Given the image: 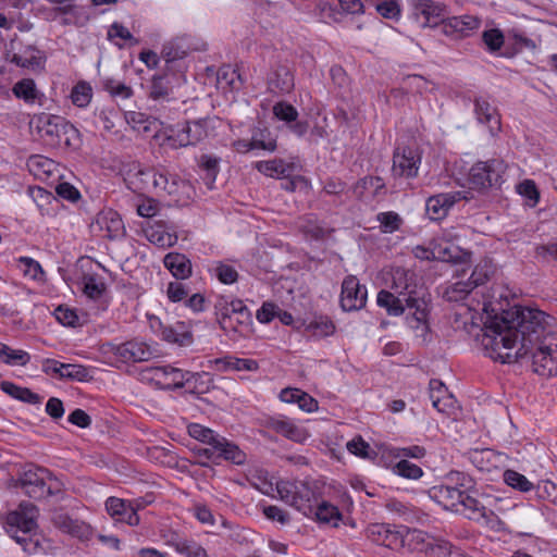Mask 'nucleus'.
Instances as JSON below:
<instances>
[{
    "label": "nucleus",
    "mask_w": 557,
    "mask_h": 557,
    "mask_svg": "<svg viewBox=\"0 0 557 557\" xmlns=\"http://www.w3.org/2000/svg\"><path fill=\"white\" fill-rule=\"evenodd\" d=\"M554 319L544 311L515 307L484 323L482 346L486 355L502 363L529 357L535 373L557 374V333Z\"/></svg>",
    "instance_id": "obj_1"
},
{
    "label": "nucleus",
    "mask_w": 557,
    "mask_h": 557,
    "mask_svg": "<svg viewBox=\"0 0 557 557\" xmlns=\"http://www.w3.org/2000/svg\"><path fill=\"white\" fill-rule=\"evenodd\" d=\"M128 182L135 191L151 193L158 197H169L176 203H186L194 195V188L189 182L175 173H170L164 166L141 168L137 166Z\"/></svg>",
    "instance_id": "obj_2"
},
{
    "label": "nucleus",
    "mask_w": 557,
    "mask_h": 557,
    "mask_svg": "<svg viewBox=\"0 0 557 557\" xmlns=\"http://www.w3.org/2000/svg\"><path fill=\"white\" fill-rule=\"evenodd\" d=\"M388 286L392 292H379L376 302L381 308H385L389 315H400L406 306H421L424 300L423 286L412 270L393 268Z\"/></svg>",
    "instance_id": "obj_3"
},
{
    "label": "nucleus",
    "mask_w": 557,
    "mask_h": 557,
    "mask_svg": "<svg viewBox=\"0 0 557 557\" xmlns=\"http://www.w3.org/2000/svg\"><path fill=\"white\" fill-rule=\"evenodd\" d=\"M30 127L53 148H77L81 144L78 129L64 117L40 113L30 120Z\"/></svg>",
    "instance_id": "obj_4"
},
{
    "label": "nucleus",
    "mask_w": 557,
    "mask_h": 557,
    "mask_svg": "<svg viewBox=\"0 0 557 557\" xmlns=\"http://www.w3.org/2000/svg\"><path fill=\"white\" fill-rule=\"evenodd\" d=\"M37 509L32 503H23L20 509L12 511L7 517V533L27 554H36L40 549L36 534Z\"/></svg>",
    "instance_id": "obj_5"
},
{
    "label": "nucleus",
    "mask_w": 557,
    "mask_h": 557,
    "mask_svg": "<svg viewBox=\"0 0 557 557\" xmlns=\"http://www.w3.org/2000/svg\"><path fill=\"white\" fill-rule=\"evenodd\" d=\"M18 486L30 498L44 499L59 494L63 484L48 469L30 466L21 473Z\"/></svg>",
    "instance_id": "obj_6"
},
{
    "label": "nucleus",
    "mask_w": 557,
    "mask_h": 557,
    "mask_svg": "<svg viewBox=\"0 0 557 557\" xmlns=\"http://www.w3.org/2000/svg\"><path fill=\"white\" fill-rule=\"evenodd\" d=\"M280 499L305 517H312V508L319 502V496L308 482L281 480L275 484Z\"/></svg>",
    "instance_id": "obj_7"
},
{
    "label": "nucleus",
    "mask_w": 557,
    "mask_h": 557,
    "mask_svg": "<svg viewBox=\"0 0 557 557\" xmlns=\"http://www.w3.org/2000/svg\"><path fill=\"white\" fill-rule=\"evenodd\" d=\"M187 431L189 436L198 442L220 449L222 455H224L225 461L237 466H242L246 462L247 456L245 451L242 450L237 444L228 441L213 430L199 423H190L187 426Z\"/></svg>",
    "instance_id": "obj_8"
},
{
    "label": "nucleus",
    "mask_w": 557,
    "mask_h": 557,
    "mask_svg": "<svg viewBox=\"0 0 557 557\" xmlns=\"http://www.w3.org/2000/svg\"><path fill=\"white\" fill-rule=\"evenodd\" d=\"M145 375L157 386L163 389H177L186 385V383L195 384L199 379L208 377L206 372L183 371L172 366L149 367L145 370Z\"/></svg>",
    "instance_id": "obj_9"
},
{
    "label": "nucleus",
    "mask_w": 557,
    "mask_h": 557,
    "mask_svg": "<svg viewBox=\"0 0 557 557\" xmlns=\"http://www.w3.org/2000/svg\"><path fill=\"white\" fill-rule=\"evenodd\" d=\"M506 163L500 159L479 161L472 165L469 174L470 183L478 189L499 186L505 181Z\"/></svg>",
    "instance_id": "obj_10"
},
{
    "label": "nucleus",
    "mask_w": 557,
    "mask_h": 557,
    "mask_svg": "<svg viewBox=\"0 0 557 557\" xmlns=\"http://www.w3.org/2000/svg\"><path fill=\"white\" fill-rule=\"evenodd\" d=\"M110 351L117 360L129 362H146L160 356L158 344L132 339L119 345H110Z\"/></svg>",
    "instance_id": "obj_11"
},
{
    "label": "nucleus",
    "mask_w": 557,
    "mask_h": 557,
    "mask_svg": "<svg viewBox=\"0 0 557 557\" xmlns=\"http://www.w3.org/2000/svg\"><path fill=\"white\" fill-rule=\"evenodd\" d=\"M186 83L184 69L180 66L175 72L164 69L162 73L151 77L148 97L153 101H170L173 99L174 88Z\"/></svg>",
    "instance_id": "obj_12"
},
{
    "label": "nucleus",
    "mask_w": 557,
    "mask_h": 557,
    "mask_svg": "<svg viewBox=\"0 0 557 557\" xmlns=\"http://www.w3.org/2000/svg\"><path fill=\"white\" fill-rule=\"evenodd\" d=\"M446 5L434 0H413L411 17L419 28L436 27L446 22Z\"/></svg>",
    "instance_id": "obj_13"
},
{
    "label": "nucleus",
    "mask_w": 557,
    "mask_h": 557,
    "mask_svg": "<svg viewBox=\"0 0 557 557\" xmlns=\"http://www.w3.org/2000/svg\"><path fill=\"white\" fill-rule=\"evenodd\" d=\"M421 153L413 147H397L393 154L392 172L394 176L412 178L418 175Z\"/></svg>",
    "instance_id": "obj_14"
},
{
    "label": "nucleus",
    "mask_w": 557,
    "mask_h": 557,
    "mask_svg": "<svg viewBox=\"0 0 557 557\" xmlns=\"http://www.w3.org/2000/svg\"><path fill=\"white\" fill-rule=\"evenodd\" d=\"M367 288L354 275L345 277L342 284L341 307L344 311H355L364 307Z\"/></svg>",
    "instance_id": "obj_15"
},
{
    "label": "nucleus",
    "mask_w": 557,
    "mask_h": 557,
    "mask_svg": "<svg viewBox=\"0 0 557 557\" xmlns=\"http://www.w3.org/2000/svg\"><path fill=\"white\" fill-rule=\"evenodd\" d=\"M94 232H99L102 237L119 239L125 235V226L121 215L112 210L100 211L91 224Z\"/></svg>",
    "instance_id": "obj_16"
},
{
    "label": "nucleus",
    "mask_w": 557,
    "mask_h": 557,
    "mask_svg": "<svg viewBox=\"0 0 557 557\" xmlns=\"http://www.w3.org/2000/svg\"><path fill=\"white\" fill-rule=\"evenodd\" d=\"M206 122L202 120L185 122L178 125L177 129L169 139L173 147H187L196 145L207 137Z\"/></svg>",
    "instance_id": "obj_17"
},
{
    "label": "nucleus",
    "mask_w": 557,
    "mask_h": 557,
    "mask_svg": "<svg viewBox=\"0 0 557 557\" xmlns=\"http://www.w3.org/2000/svg\"><path fill=\"white\" fill-rule=\"evenodd\" d=\"M364 536L374 544L397 548L403 544V534L396 527L387 523H371L363 531Z\"/></svg>",
    "instance_id": "obj_18"
},
{
    "label": "nucleus",
    "mask_w": 557,
    "mask_h": 557,
    "mask_svg": "<svg viewBox=\"0 0 557 557\" xmlns=\"http://www.w3.org/2000/svg\"><path fill=\"white\" fill-rule=\"evenodd\" d=\"M265 426L296 443H305L309 437V433L304 428L296 424L293 419L283 414L269 417Z\"/></svg>",
    "instance_id": "obj_19"
},
{
    "label": "nucleus",
    "mask_w": 557,
    "mask_h": 557,
    "mask_svg": "<svg viewBox=\"0 0 557 557\" xmlns=\"http://www.w3.org/2000/svg\"><path fill=\"white\" fill-rule=\"evenodd\" d=\"M216 320L221 329H230L231 317L240 314L245 323L248 321V307L240 299L220 297L214 305Z\"/></svg>",
    "instance_id": "obj_20"
},
{
    "label": "nucleus",
    "mask_w": 557,
    "mask_h": 557,
    "mask_svg": "<svg viewBox=\"0 0 557 557\" xmlns=\"http://www.w3.org/2000/svg\"><path fill=\"white\" fill-rule=\"evenodd\" d=\"M164 543L183 557H208L207 550L195 540L186 537L176 531L163 534Z\"/></svg>",
    "instance_id": "obj_21"
},
{
    "label": "nucleus",
    "mask_w": 557,
    "mask_h": 557,
    "mask_svg": "<svg viewBox=\"0 0 557 557\" xmlns=\"http://www.w3.org/2000/svg\"><path fill=\"white\" fill-rule=\"evenodd\" d=\"M465 198L462 191H448L431 196L426 200V213L431 220H442L448 214L455 203Z\"/></svg>",
    "instance_id": "obj_22"
},
{
    "label": "nucleus",
    "mask_w": 557,
    "mask_h": 557,
    "mask_svg": "<svg viewBox=\"0 0 557 557\" xmlns=\"http://www.w3.org/2000/svg\"><path fill=\"white\" fill-rule=\"evenodd\" d=\"M474 115L480 124L486 125L492 136L500 131V117L495 107L484 97H475L473 100Z\"/></svg>",
    "instance_id": "obj_23"
},
{
    "label": "nucleus",
    "mask_w": 557,
    "mask_h": 557,
    "mask_svg": "<svg viewBox=\"0 0 557 557\" xmlns=\"http://www.w3.org/2000/svg\"><path fill=\"white\" fill-rule=\"evenodd\" d=\"M428 493L431 499L445 509L456 512L461 511L460 504H462L463 494L447 483L432 486Z\"/></svg>",
    "instance_id": "obj_24"
},
{
    "label": "nucleus",
    "mask_w": 557,
    "mask_h": 557,
    "mask_svg": "<svg viewBox=\"0 0 557 557\" xmlns=\"http://www.w3.org/2000/svg\"><path fill=\"white\" fill-rule=\"evenodd\" d=\"M160 336L163 341L178 346H189L194 341L191 327L183 321L171 325L161 324Z\"/></svg>",
    "instance_id": "obj_25"
},
{
    "label": "nucleus",
    "mask_w": 557,
    "mask_h": 557,
    "mask_svg": "<svg viewBox=\"0 0 557 557\" xmlns=\"http://www.w3.org/2000/svg\"><path fill=\"white\" fill-rule=\"evenodd\" d=\"M481 21L473 15H460L446 18L443 32L446 35H457L459 37H468L471 33L480 27Z\"/></svg>",
    "instance_id": "obj_26"
},
{
    "label": "nucleus",
    "mask_w": 557,
    "mask_h": 557,
    "mask_svg": "<svg viewBox=\"0 0 557 557\" xmlns=\"http://www.w3.org/2000/svg\"><path fill=\"white\" fill-rule=\"evenodd\" d=\"M188 46L184 39H175L163 46L161 57L165 61L164 69L175 72L180 66L185 70L182 60L187 55Z\"/></svg>",
    "instance_id": "obj_27"
},
{
    "label": "nucleus",
    "mask_w": 557,
    "mask_h": 557,
    "mask_svg": "<svg viewBox=\"0 0 557 557\" xmlns=\"http://www.w3.org/2000/svg\"><path fill=\"white\" fill-rule=\"evenodd\" d=\"M430 399L433 407L443 413H449L455 409L456 400L453 395L447 391V387L438 380H431L430 384Z\"/></svg>",
    "instance_id": "obj_28"
},
{
    "label": "nucleus",
    "mask_w": 557,
    "mask_h": 557,
    "mask_svg": "<svg viewBox=\"0 0 557 557\" xmlns=\"http://www.w3.org/2000/svg\"><path fill=\"white\" fill-rule=\"evenodd\" d=\"M163 264L176 280H186L191 275V262L183 253L169 252Z\"/></svg>",
    "instance_id": "obj_29"
},
{
    "label": "nucleus",
    "mask_w": 557,
    "mask_h": 557,
    "mask_svg": "<svg viewBox=\"0 0 557 557\" xmlns=\"http://www.w3.org/2000/svg\"><path fill=\"white\" fill-rule=\"evenodd\" d=\"M10 61L17 66L26 69H35L41 65V52L34 46H24L14 51Z\"/></svg>",
    "instance_id": "obj_30"
},
{
    "label": "nucleus",
    "mask_w": 557,
    "mask_h": 557,
    "mask_svg": "<svg viewBox=\"0 0 557 557\" xmlns=\"http://www.w3.org/2000/svg\"><path fill=\"white\" fill-rule=\"evenodd\" d=\"M312 509L313 512L311 518L315 519L320 523L337 527L338 522L342 520V512L339 509L326 500L319 499L318 504L313 506Z\"/></svg>",
    "instance_id": "obj_31"
},
{
    "label": "nucleus",
    "mask_w": 557,
    "mask_h": 557,
    "mask_svg": "<svg viewBox=\"0 0 557 557\" xmlns=\"http://www.w3.org/2000/svg\"><path fill=\"white\" fill-rule=\"evenodd\" d=\"M255 168L263 175L270 177H287L293 172V165L282 159L258 161Z\"/></svg>",
    "instance_id": "obj_32"
},
{
    "label": "nucleus",
    "mask_w": 557,
    "mask_h": 557,
    "mask_svg": "<svg viewBox=\"0 0 557 557\" xmlns=\"http://www.w3.org/2000/svg\"><path fill=\"white\" fill-rule=\"evenodd\" d=\"M426 302L422 300L421 306H406V308L414 309L412 315L407 317V324L409 327L416 331L417 336L421 337L423 341H426L429 334V325L426 323L428 312L425 310Z\"/></svg>",
    "instance_id": "obj_33"
},
{
    "label": "nucleus",
    "mask_w": 557,
    "mask_h": 557,
    "mask_svg": "<svg viewBox=\"0 0 557 557\" xmlns=\"http://www.w3.org/2000/svg\"><path fill=\"white\" fill-rule=\"evenodd\" d=\"M305 330L311 336L323 338L333 335L336 326L327 315H315L305 323Z\"/></svg>",
    "instance_id": "obj_34"
},
{
    "label": "nucleus",
    "mask_w": 557,
    "mask_h": 557,
    "mask_svg": "<svg viewBox=\"0 0 557 557\" xmlns=\"http://www.w3.org/2000/svg\"><path fill=\"white\" fill-rule=\"evenodd\" d=\"M294 85V75L286 66H278L269 78L270 88L282 94L289 92Z\"/></svg>",
    "instance_id": "obj_35"
},
{
    "label": "nucleus",
    "mask_w": 557,
    "mask_h": 557,
    "mask_svg": "<svg viewBox=\"0 0 557 557\" xmlns=\"http://www.w3.org/2000/svg\"><path fill=\"white\" fill-rule=\"evenodd\" d=\"M384 188L385 183L380 176H364L356 183L354 193L359 198H366L367 193H371L372 197H376L381 195Z\"/></svg>",
    "instance_id": "obj_36"
},
{
    "label": "nucleus",
    "mask_w": 557,
    "mask_h": 557,
    "mask_svg": "<svg viewBox=\"0 0 557 557\" xmlns=\"http://www.w3.org/2000/svg\"><path fill=\"white\" fill-rule=\"evenodd\" d=\"M1 389H2V392L8 394L9 396L13 397L14 399H17V400H21V401H24L27 404L37 405V404H40V401H41V397L38 394L34 393L33 391H30L27 387L18 386L9 381H3L1 383Z\"/></svg>",
    "instance_id": "obj_37"
},
{
    "label": "nucleus",
    "mask_w": 557,
    "mask_h": 557,
    "mask_svg": "<svg viewBox=\"0 0 557 557\" xmlns=\"http://www.w3.org/2000/svg\"><path fill=\"white\" fill-rule=\"evenodd\" d=\"M475 493H466L460 504L461 513L469 519L480 520L486 517V507L475 497Z\"/></svg>",
    "instance_id": "obj_38"
},
{
    "label": "nucleus",
    "mask_w": 557,
    "mask_h": 557,
    "mask_svg": "<svg viewBox=\"0 0 557 557\" xmlns=\"http://www.w3.org/2000/svg\"><path fill=\"white\" fill-rule=\"evenodd\" d=\"M475 493H466L460 504L461 513L469 519L480 520L486 517V507L475 497Z\"/></svg>",
    "instance_id": "obj_39"
},
{
    "label": "nucleus",
    "mask_w": 557,
    "mask_h": 557,
    "mask_svg": "<svg viewBox=\"0 0 557 557\" xmlns=\"http://www.w3.org/2000/svg\"><path fill=\"white\" fill-rule=\"evenodd\" d=\"M16 265L22 271L25 277L35 282L44 283L46 281V273L41 264L30 257H18Z\"/></svg>",
    "instance_id": "obj_40"
},
{
    "label": "nucleus",
    "mask_w": 557,
    "mask_h": 557,
    "mask_svg": "<svg viewBox=\"0 0 557 557\" xmlns=\"http://www.w3.org/2000/svg\"><path fill=\"white\" fill-rule=\"evenodd\" d=\"M251 139L255 150L260 149L268 152H273L276 150V136L273 135V133L267 127L253 128L251 132Z\"/></svg>",
    "instance_id": "obj_41"
},
{
    "label": "nucleus",
    "mask_w": 557,
    "mask_h": 557,
    "mask_svg": "<svg viewBox=\"0 0 557 557\" xmlns=\"http://www.w3.org/2000/svg\"><path fill=\"white\" fill-rule=\"evenodd\" d=\"M220 158L212 154H202L199 166L205 172V183L211 189L220 171Z\"/></svg>",
    "instance_id": "obj_42"
},
{
    "label": "nucleus",
    "mask_w": 557,
    "mask_h": 557,
    "mask_svg": "<svg viewBox=\"0 0 557 557\" xmlns=\"http://www.w3.org/2000/svg\"><path fill=\"white\" fill-rule=\"evenodd\" d=\"M446 483L455 490L466 493H475V482L467 473L460 471H450L446 475Z\"/></svg>",
    "instance_id": "obj_43"
},
{
    "label": "nucleus",
    "mask_w": 557,
    "mask_h": 557,
    "mask_svg": "<svg viewBox=\"0 0 557 557\" xmlns=\"http://www.w3.org/2000/svg\"><path fill=\"white\" fill-rule=\"evenodd\" d=\"M12 91L16 98L24 100L28 104L34 103L39 96L36 84L30 78L18 81L13 86Z\"/></svg>",
    "instance_id": "obj_44"
},
{
    "label": "nucleus",
    "mask_w": 557,
    "mask_h": 557,
    "mask_svg": "<svg viewBox=\"0 0 557 557\" xmlns=\"http://www.w3.org/2000/svg\"><path fill=\"white\" fill-rule=\"evenodd\" d=\"M494 273V268L490 260L484 259L481 260L472 270L470 277L468 278V283L471 284L472 288H475L480 285L486 283L492 274Z\"/></svg>",
    "instance_id": "obj_45"
},
{
    "label": "nucleus",
    "mask_w": 557,
    "mask_h": 557,
    "mask_svg": "<svg viewBox=\"0 0 557 557\" xmlns=\"http://www.w3.org/2000/svg\"><path fill=\"white\" fill-rule=\"evenodd\" d=\"M71 100L78 108H86L92 99V88L88 82H78L71 91Z\"/></svg>",
    "instance_id": "obj_46"
},
{
    "label": "nucleus",
    "mask_w": 557,
    "mask_h": 557,
    "mask_svg": "<svg viewBox=\"0 0 557 557\" xmlns=\"http://www.w3.org/2000/svg\"><path fill=\"white\" fill-rule=\"evenodd\" d=\"M84 294L91 298L98 299L107 289L103 280L95 274H85L83 277Z\"/></svg>",
    "instance_id": "obj_47"
},
{
    "label": "nucleus",
    "mask_w": 557,
    "mask_h": 557,
    "mask_svg": "<svg viewBox=\"0 0 557 557\" xmlns=\"http://www.w3.org/2000/svg\"><path fill=\"white\" fill-rule=\"evenodd\" d=\"M392 471L394 474L408 480H418L423 475L422 468L407 459L397 461L393 466Z\"/></svg>",
    "instance_id": "obj_48"
},
{
    "label": "nucleus",
    "mask_w": 557,
    "mask_h": 557,
    "mask_svg": "<svg viewBox=\"0 0 557 557\" xmlns=\"http://www.w3.org/2000/svg\"><path fill=\"white\" fill-rule=\"evenodd\" d=\"M102 87L114 98L129 99L134 94L131 86L114 78H103Z\"/></svg>",
    "instance_id": "obj_49"
},
{
    "label": "nucleus",
    "mask_w": 557,
    "mask_h": 557,
    "mask_svg": "<svg viewBox=\"0 0 557 557\" xmlns=\"http://www.w3.org/2000/svg\"><path fill=\"white\" fill-rule=\"evenodd\" d=\"M503 476L505 483L515 490H518L523 493L534 490V484L531 481H529L525 475L515 470H506Z\"/></svg>",
    "instance_id": "obj_50"
},
{
    "label": "nucleus",
    "mask_w": 557,
    "mask_h": 557,
    "mask_svg": "<svg viewBox=\"0 0 557 557\" xmlns=\"http://www.w3.org/2000/svg\"><path fill=\"white\" fill-rule=\"evenodd\" d=\"M62 380L89 382L92 380V374L90 368L86 366L76 363H65Z\"/></svg>",
    "instance_id": "obj_51"
},
{
    "label": "nucleus",
    "mask_w": 557,
    "mask_h": 557,
    "mask_svg": "<svg viewBox=\"0 0 557 557\" xmlns=\"http://www.w3.org/2000/svg\"><path fill=\"white\" fill-rule=\"evenodd\" d=\"M472 289L471 284L467 281H457L445 289L444 298L451 302H458L466 299Z\"/></svg>",
    "instance_id": "obj_52"
},
{
    "label": "nucleus",
    "mask_w": 557,
    "mask_h": 557,
    "mask_svg": "<svg viewBox=\"0 0 557 557\" xmlns=\"http://www.w3.org/2000/svg\"><path fill=\"white\" fill-rule=\"evenodd\" d=\"M250 484L260 491L264 495H270L274 490L272 481L268 478V471L263 469H256L250 473L249 476Z\"/></svg>",
    "instance_id": "obj_53"
},
{
    "label": "nucleus",
    "mask_w": 557,
    "mask_h": 557,
    "mask_svg": "<svg viewBox=\"0 0 557 557\" xmlns=\"http://www.w3.org/2000/svg\"><path fill=\"white\" fill-rule=\"evenodd\" d=\"M383 233H394L398 231L403 224L400 215L394 211L381 212L376 215Z\"/></svg>",
    "instance_id": "obj_54"
},
{
    "label": "nucleus",
    "mask_w": 557,
    "mask_h": 557,
    "mask_svg": "<svg viewBox=\"0 0 557 557\" xmlns=\"http://www.w3.org/2000/svg\"><path fill=\"white\" fill-rule=\"evenodd\" d=\"M145 235L150 243L159 247H168L174 244L172 235L163 231L161 226H150L146 228Z\"/></svg>",
    "instance_id": "obj_55"
},
{
    "label": "nucleus",
    "mask_w": 557,
    "mask_h": 557,
    "mask_svg": "<svg viewBox=\"0 0 557 557\" xmlns=\"http://www.w3.org/2000/svg\"><path fill=\"white\" fill-rule=\"evenodd\" d=\"M482 40L485 44L487 50L491 53H494L500 50V48L504 46L505 36L500 29L492 28L483 32Z\"/></svg>",
    "instance_id": "obj_56"
},
{
    "label": "nucleus",
    "mask_w": 557,
    "mask_h": 557,
    "mask_svg": "<svg viewBox=\"0 0 557 557\" xmlns=\"http://www.w3.org/2000/svg\"><path fill=\"white\" fill-rule=\"evenodd\" d=\"M273 114L280 121H284L288 124L295 122L298 117L297 109L285 101H280L273 106Z\"/></svg>",
    "instance_id": "obj_57"
},
{
    "label": "nucleus",
    "mask_w": 557,
    "mask_h": 557,
    "mask_svg": "<svg viewBox=\"0 0 557 557\" xmlns=\"http://www.w3.org/2000/svg\"><path fill=\"white\" fill-rule=\"evenodd\" d=\"M213 273L215 277L223 284H233L238 278L237 270L233 265L221 261L216 262L215 267L213 268Z\"/></svg>",
    "instance_id": "obj_58"
},
{
    "label": "nucleus",
    "mask_w": 557,
    "mask_h": 557,
    "mask_svg": "<svg viewBox=\"0 0 557 557\" xmlns=\"http://www.w3.org/2000/svg\"><path fill=\"white\" fill-rule=\"evenodd\" d=\"M53 315L57 321L64 326L75 327L79 324V318L76 311L69 307L59 306L54 309Z\"/></svg>",
    "instance_id": "obj_59"
},
{
    "label": "nucleus",
    "mask_w": 557,
    "mask_h": 557,
    "mask_svg": "<svg viewBox=\"0 0 557 557\" xmlns=\"http://www.w3.org/2000/svg\"><path fill=\"white\" fill-rule=\"evenodd\" d=\"M375 9L377 13L385 18L397 20L400 16L398 0H380Z\"/></svg>",
    "instance_id": "obj_60"
},
{
    "label": "nucleus",
    "mask_w": 557,
    "mask_h": 557,
    "mask_svg": "<svg viewBox=\"0 0 557 557\" xmlns=\"http://www.w3.org/2000/svg\"><path fill=\"white\" fill-rule=\"evenodd\" d=\"M508 37L510 39L513 40V45L519 49V50H523V49H527V50H535L536 49V42L529 38L524 32L518 29V28H512L508 32Z\"/></svg>",
    "instance_id": "obj_61"
},
{
    "label": "nucleus",
    "mask_w": 557,
    "mask_h": 557,
    "mask_svg": "<svg viewBox=\"0 0 557 557\" xmlns=\"http://www.w3.org/2000/svg\"><path fill=\"white\" fill-rule=\"evenodd\" d=\"M392 454L396 458H413V459H421L425 457L426 449L423 446L420 445H411L408 447H396L392 449Z\"/></svg>",
    "instance_id": "obj_62"
},
{
    "label": "nucleus",
    "mask_w": 557,
    "mask_h": 557,
    "mask_svg": "<svg viewBox=\"0 0 557 557\" xmlns=\"http://www.w3.org/2000/svg\"><path fill=\"white\" fill-rule=\"evenodd\" d=\"M194 451L199 459L198 463L201 466H206L207 461L219 463L220 459L224 460V455H222L221 450L212 446H209L208 448H195Z\"/></svg>",
    "instance_id": "obj_63"
},
{
    "label": "nucleus",
    "mask_w": 557,
    "mask_h": 557,
    "mask_svg": "<svg viewBox=\"0 0 557 557\" xmlns=\"http://www.w3.org/2000/svg\"><path fill=\"white\" fill-rule=\"evenodd\" d=\"M109 39L113 40L119 38L124 42H128L129 46H134L138 44V40L134 38L131 32L124 27L122 24L113 23L108 30Z\"/></svg>",
    "instance_id": "obj_64"
}]
</instances>
